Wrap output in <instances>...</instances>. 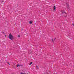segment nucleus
I'll return each instance as SVG.
<instances>
[{"instance_id":"nucleus-10","label":"nucleus","mask_w":74,"mask_h":74,"mask_svg":"<svg viewBox=\"0 0 74 74\" xmlns=\"http://www.w3.org/2000/svg\"><path fill=\"white\" fill-rule=\"evenodd\" d=\"M7 63L8 64H9V65H10V63H9V62H8Z\"/></svg>"},{"instance_id":"nucleus-6","label":"nucleus","mask_w":74,"mask_h":74,"mask_svg":"<svg viewBox=\"0 0 74 74\" xmlns=\"http://www.w3.org/2000/svg\"><path fill=\"white\" fill-rule=\"evenodd\" d=\"M21 74H26V73H23L22 72H21Z\"/></svg>"},{"instance_id":"nucleus-2","label":"nucleus","mask_w":74,"mask_h":74,"mask_svg":"<svg viewBox=\"0 0 74 74\" xmlns=\"http://www.w3.org/2000/svg\"><path fill=\"white\" fill-rule=\"evenodd\" d=\"M61 12H62V13L63 14V13H65V11H63V10H62L61 11Z\"/></svg>"},{"instance_id":"nucleus-9","label":"nucleus","mask_w":74,"mask_h":74,"mask_svg":"<svg viewBox=\"0 0 74 74\" xmlns=\"http://www.w3.org/2000/svg\"><path fill=\"white\" fill-rule=\"evenodd\" d=\"M20 37V35H18V37Z\"/></svg>"},{"instance_id":"nucleus-7","label":"nucleus","mask_w":74,"mask_h":74,"mask_svg":"<svg viewBox=\"0 0 74 74\" xmlns=\"http://www.w3.org/2000/svg\"><path fill=\"white\" fill-rule=\"evenodd\" d=\"M29 23L30 24H32V21H29Z\"/></svg>"},{"instance_id":"nucleus-12","label":"nucleus","mask_w":74,"mask_h":74,"mask_svg":"<svg viewBox=\"0 0 74 74\" xmlns=\"http://www.w3.org/2000/svg\"><path fill=\"white\" fill-rule=\"evenodd\" d=\"M5 37H7V36L5 35Z\"/></svg>"},{"instance_id":"nucleus-4","label":"nucleus","mask_w":74,"mask_h":74,"mask_svg":"<svg viewBox=\"0 0 74 74\" xmlns=\"http://www.w3.org/2000/svg\"><path fill=\"white\" fill-rule=\"evenodd\" d=\"M20 66H21V65H19V64H18L17 65V67H20Z\"/></svg>"},{"instance_id":"nucleus-3","label":"nucleus","mask_w":74,"mask_h":74,"mask_svg":"<svg viewBox=\"0 0 74 74\" xmlns=\"http://www.w3.org/2000/svg\"><path fill=\"white\" fill-rule=\"evenodd\" d=\"M53 8H54V10H56V7L55 6H54L53 7Z\"/></svg>"},{"instance_id":"nucleus-5","label":"nucleus","mask_w":74,"mask_h":74,"mask_svg":"<svg viewBox=\"0 0 74 74\" xmlns=\"http://www.w3.org/2000/svg\"><path fill=\"white\" fill-rule=\"evenodd\" d=\"M36 69H39V68L38 67V66H36Z\"/></svg>"},{"instance_id":"nucleus-11","label":"nucleus","mask_w":74,"mask_h":74,"mask_svg":"<svg viewBox=\"0 0 74 74\" xmlns=\"http://www.w3.org/2000/svg\"><path fill=\"white\" fill-rule=\"evenodd\" d=\"M72 25H73V26H74V24H73Z\"/></svg>"},{"instance_id":"nucleus-1","label":"nucleus","mask_w":74,"mask_h":74,"mask_svg":"<svg viewBox=\"0 0 74 74\" xmlns=\"http://www.w3.org/2000/svg\"><path fill=\"white\" fill-rule=\"evenodd\" d=\"M9 39H10V40H13L14 38V36H12L11 34H10L9 35Z\"/></svg>"},{"instance_id":"nucleus-8","label":"nucleus","mask_w":74,"mask_h":74,"mask_svg":"<svg viewBox=\"0 0 74 74\" xmlns=\"http://www.w3.org/2000/svg\"><path fill=\"white\" fill-rule=\"evenodd\" d=\"M33 63V62H31L30 63V64H29V66H30V65H31V64H32Z\"/></svg>"}]
</instances>
